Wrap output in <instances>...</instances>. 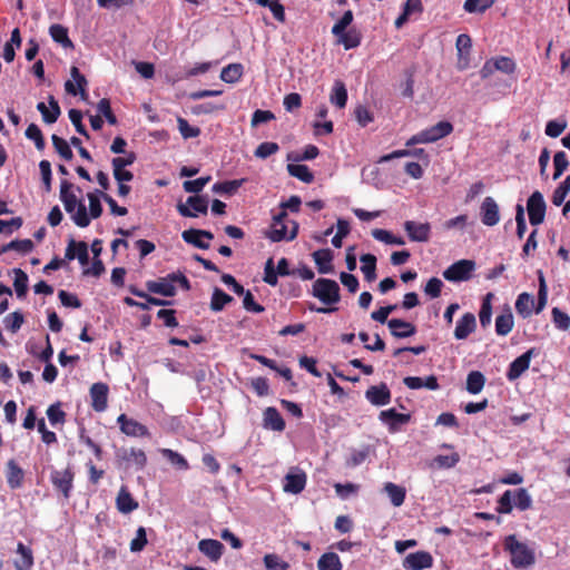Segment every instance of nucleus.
<instances>
[{
  "instance_id": "nucleus-11",
  "label": "nucleus",
  "mask_w": 570,
  "mask_h": 570,
  "mask_svg": "<svg viewBox=\"0 0 570 570\" xmlns=\"http://www.w3.org/2000/svg\"><path fill=\"white\" fill-rule=\"evenodd\" d=\"M306 485V474L304 471L295 468L284 478L283 490L287 493L298 494Z\"/></svg>"
},
{
  "instance_id": "nucleus-36",
  "label": "nucleus",
  "mask_w": 570,
  "mask_h": 570,
  "mask_svg": "<svg viewBox=\"0 0 570 570\" xmlns=\"http://www.w3.org/2000/svg\"><path fill=\"white\" fill-rule=\"evenodd\" d=\"M362 263L361 271L367 282H373L376 278V257L373 254H363L360 257Z\"/></svg>"
},
{
  "instance_id": "nucleus-64",
  "label": "nucleus",
  "mask_w": 570,
  "mask_h": 570,
  "mask_svg": "<svg viewBox=\"0 0 570 570\" xmlns=\"http://www.w3.org/2000/svg\"><path fill=\"white\" fill-rule=\"evenodd\" d=\"M354 14L352 10H346L343 16L332 27V33H342L353 22Z\"/></svg>"
},
{
  "instance_id": "nucleus-55",
  "label": "nucleus",
  "mask_w": 570,
  "mask_h": 570,
  "mask_svg": "<svg viewBox=\"0 0 570 570\" xmlns=\"http://www.w3.org/2000/svg\"><path fill=\"white\" fill-rule=\"evenodd\" d=\"M264 564L266 570H288L289 564L282 560L277 554L275 553H267L264 556Z\"/></svg>"
},
{
  "instance_id": "nucleus-49",
  "label": "nucleus",
  "mask_w": 570,
  "mask_h": 570,
  "mask_svg": "<svg viewBox=\"0 0 570 570\" xmlns=\"http://www.w3.org/2000/svg\"><path fill=\"white\" fill-rule=\"evenodd\" d=\"M494 4V0H465L463 8L469 13H483Z\"/></svg>"
},
{
  "instance_id": "nucleus-25",
  "label": "nucleus",
  "mask_w": 570,
  "mask_h": 570,
  "mask_svg": "<svg viewBox=\"0 0 570 570\" xmlns=\"http://www.w3.org/2000/svg\"><path fill=\"white\" fill-rule=\"evenodd\" d=\"M116 507L124 514L130 513L138 508V502L132 498L126 485H122L117 494Z\"/></svg>"
},
{
  "instance_id": "nucleus-19",
  "label": "nucleus",
  "mask_w": 570,
  "mask_h": 570,
  "mask_svg": "<svg viewBox=\"0 0 570 570\" xmlns=\"http://www.w3.org/2000/svg\"><path fill=\"white\" fill-rule=\"evenodd\" d=\"M181 237L187 244L200 249H208L210 245L209 243L204 242L203 238L213 239L214 234L209 230L190 228L184 230Z\"/></svg>"
},
{
  "instance_id": "nucleus-58",
  "label": "nucleus",
  "mask_w": 570,
  "mask_h": 570,
  "mask_svg": "<svg viewBox=\"0 0 570 570\" xmlns=\"http://www.w3.org/2000/svg\"><path fill=\"white\" fill-rule=\"evenodd\" d=\"M147 533L144 527H139L136 531V537L130 541V551L131 552H140L147 546Z\"/></svg>"
},
{
  "instance_id": "nucleus-1",
  "label": "nucleus",
  "mask_w": 570,
  "mask_h": 570,
  "mask_svg": "<svg viewBox=\"0 0 570 570\" xmlns=\"http://www.w3.org/2000/svg\"><path fill=\"white\" fill-rule=\"evenodd\" d=\"M75 185L69 180H61L60 183V200L65 209L71 215L73 223L81 228L90 225V218L87 208L82 202H79L77 195L72 191Z\"/></svg>"
},
{
  "instance_id": "nucleus-6",
  "label": "nucleus",
  "mask_w": 570,
  "mask_h": 570,
  "mask_svg": "<svg viewBox=\"0 0 570 570\" xmlns=\"http://www.w3.org/2000/svg\"><path fill=\"white\" fill-rule=\"evenodd\" d=\"M547 204L543 195L539 190L533 191L527 202V212L530 224L532 226L542 224L544 222Z\"/></svg>"
},
{
  "instance_id": "nucleus-56",
  "label": "nucleus",
  "mask_w": 570,
  "mask_h": 570,
  "mask_svg": "<svg viewBox=\"0 0 570 570\" xmlns=\"http://www.w3.org/2000/svg\"><path fill=\"white\" fill-rule=\"evenodd\" d=\"M569 166L567 154L562 150L557 151L553 156L554 174L553 179H558Z\"/></svg>"
},
{
  "instance_id": "nucleus-43",
  "label": "nucleus",
  "mask_w": 570,
  "mask_h": 570,
  "mask_svg": "<svg viewBox=\"0 0 570 570\" xmlns=\"http://www.w3.org/2000/svg\"><path fill=\"white\" fill-rule=\"evenodd\" d=\"M230 302H233V297L223 289L216 287L212 294L210 309L213 312H220Z\"/></svg>"
},
{
  "instance_id": "nucleus-10",
  "label": "nucleus",
  "mask_w": 570,
  "mask_h": 570,
  "mask_svg": "<svg viewBox=\"0 0 570 570\" xmlns=\"http://www.w3.org/2000/svg\"><path fill=\"white\" fill-rule=\"evenodd\" d=\"M173 273L165 277H159L156 281H147L146 288L149 293L173 297L176 295V287L173 283Z\"/></svg>"
},
{
  "instance_id": "nucleus-3",
  "label": "nucleus",
  "mask_w": 570,
  "mask_h": 570,
  "mask_svg": "<svg viewBox=\"0 0 570 570\" xmlns=\"http://www.w3.org/2000/svg\"><path fill=\"white\" fill-rule=\"evenodd\" d=\"M286 218L287 213L285 210H282L275 215L273 217V223L269 229L265 232V236L274 243L282 240H293L297 236L298 224L295 220H291L292 229L288 233L287 225L284 223Z\"/></svg>"
},
{
  "instance_id": "nucleus-46",
  "label": "nucleus",
  "mask_w": 570,
  "mask_h": 570,
  "mask_svg": "<svg viewBox=\"0 0 570 570\" xmlns=\"http://www.w3.org/2000/svg\"><path fill=\"white\" fill-rule=\"evenodd\" d=\"M51 141L55 147V150L58 153V155L65 159V160H71L73 158V153L70 148V145L67 140L59 137L58 135L53 134L51 136Z\"/></svg>"
},
{
  "instance_id": "nucleus-7",
  "label": "nucleus",
  "mask_w": 570,
  "mask_h": 570,
  "mask_svg": "<svg viewBox=\"0 0 570 570\" xmlns=\"http://www.w3.org/2000/svg\"><path fill=\"white\" fill-rule=\"evenodd\" d=\"M475 268L474 261L461 259L450 265L444 272L443 277L450 282L469 281Z\"/></svg>"
},
{
  "instance_id": "nucleus-40",
  "label": "nucleus",
  "mask_w": 570,
  "mask_h": 570,
  "mask_svg": "<svg viewBox=\"0 0 570 570\" xmlns=\"http://www.w3.org/2000/svg\"><path fill=\"white\" fill-rule=\"evenodd\" d=\"M243 71L242 63H229L222 69L220 79L227 83H235L242 78Z\"/></svg>"
},
{
  "instance_id": "nucleus-54",
  "label": "nucleus",
  "mask_w": 570,
  "mask_h": 570,
  "mask_svg": "<svg viewBox=\"0 0 570 570\" xmlns=\"http://www.w3.org/2000/svg\"><path fill=\"white\" fill-rule=\"evenodd\" d=\"M99 190H96L94 193H88L87 197H88V200H89V218H98L101 216L102 214V205L100 203V194L98 193Z\"/></svg>"
},
{
  "instance_id": "nucleus-35",
  "label": "nucleus",
  "mask_w": 570,
  "mask_h": 570,
  "mask_svg": "<svg viewBox=\"0 0 570 570\" xmlns=\"http://www.w3.org/2000/svg\"><path fill=\"white\" fill-rule=\"evenodd\" d=\"M49 33L52 40L63 48H73V43L68 36V29L62 24L55 23L50 26Z\"/></svg>"
},
{
  "instance_id": "nucleus-28",
  "label": "nucleus",
  "mask_w": 570,
  "mask_h": 570,
  "mask_svg": "<svg viewBox=\"0 0 570 570\" xmlns=\"http://www.w3.org/2000/svg\"><path fill=\"white\" fill-rule=\"evenodd\" d=\"M312 257L321 274H328L333 272V252L330 248L315 250Z\"/></svg>"
},
{
  "instance_id": "nucleus-39",
  "label": "nucleus",
  "mask_w": 570,
  "mask_h": 570,
  "mask_svg": "<svg viewBox=\"0 0 570 570\" xmlns=\"http://www.w3.org/2000/svg\"><path fill=\"white\" fill-rule=\"evenodd\" d=\"M342 562L335 552H325L317 561L318 570H342Z\"/></svg>"
},
{
  "instance_id": "nucleus-17",
  "label": "nucleus",
  "mask_w": 570,
  "mask_h": 570,
  "mask_svg": "<svg viewBox=\"0 0 570 570\" xmlns=\"http://www.w3.org/2000/svg\"><path fill=\"white\" fill-rule=\"evenodd\" d=\"M403 566L407 570L428 569L433 566V558L428 551H417L406 556Z\"/></svg>"
},
{
  "instance_id": "nucleus-33",
  "label": "nucleus",
  "mask_w": 570,
  "mask_h": 570,
  "mask_svg": "<svg viewBox=\"0 0 570 570\" xmlns=\"http://www.w3.org/2000/svg\"><path fill=\"white\" fill-rule=\"evenodd\" d=\"M79 446L80 451H87L94 455V459L97 461L101 460V448L100 445L92 440L89 435L86 434V431L82 429L79 435Z\"/></svg>"
},
{
  "instance_id": "nucleus-51",
  "label": "nucleus",
  "mask_w": 570,
  "mask_h": 570,
  "mask_svg": "<svg viewBox=\"0 0 570 570\" xmlns=\"http://www.w3.org/2000/svg\"><path fill=\"white\" fill-rule=\"evenodd\" d=\"M570 191V175H568L562 183L554 189L552 194V204L561 206L564 203L567 195Z\"/></svg>"
},
{
  "instance_id": "nucleus-60",
  "label": "nucleus",
  "mask_w": 570,
  "mask_h": 570,
  "mask_svg": "<svg viewBox=\"0 0 570 570\" xmlns=\"http://www.w3.org/2000/svg\"><path fill=\"white\" fill-rule=\"evenodd\" d=\"M177 124L178 130L185 139L195 138L200 135V129L198 127L190 126L185 118L178 117Z\"/></svg>"
},
{
  "instance_id": "nucleus-2",
  "label": "nucleus",
  "mask_w": 570,
  "mask_h": 570,
  "mask_svg": "<svg viewBox=\"0 0 570 570\" xmlns=\"http://www.w3.org/2000/svg\"><path fill=\"white\" fill-rule=\"evenodd\" d=\"M504 549L509 551L511 564L515 569H525L535 561L533 551L525 543L518 541L514 534L505 538Z\"/></svg>"
},
{
  "instance_id": "nucleus-59",
  "label": "nucleus",
  "mask_w": 570,
  "mask_h": 570,
  "mask_svg": "<svg viewBox=\"0 0 570 570\" xmlns=\"http://www.w3.org/2000/svg\"><path fill=\"white\" fill-rule=\"evenodd\" d=\"M278 150H279L278 144L273 142V141H265L257 146L254 155L257 158L266 159L267 157L276 154Z\"/></svg>"
},
{
  "instance_id": "nucleus-63",
  "label": "nucleus",
  "mask_w": 570,
  "mask_h": 570,
  "mask_svg": "<svg viewBox=\"0 0 570 570\" xmlns=\"http://www.w3.org/2000/svg\"><path fill=\"white\" fill-rule=\"evenodd\" d=\"M455 47L458 50L459 60H461L464 55L469 56L472 47L471 37L466 33L459 35L456 38Z\"/></svg>"
},
{
  "instance_id": "nucleus-9",
  "label": "nucleus",
  "mask_w": 570,
  "mask_h": 570,
  "mask_svg": "<svg viewBox=\"0 0 570 570\" xmlns=\"http://www.w3.org/2000/svg\"><path fill=\"white\" fill-rule=\"evenodd\" d=\"M117 423L119 425L120 431L132 438H147L150 436L149 430L146 425L140 422L128 417L125 413L120 414L117 417Z\"/></svg>"
},
{
  "instance_id": "nucleus-29",
  "label": "nucleus",
  "mask_w": 570,
  "mask_h": 570,
  "mask_svg": "<svg viewBox=\"0 0 570 570\" xmlns=\"http://www.w3.org/2000/svg\"><path fill=\"white\" fill-rule=\"evenodd\" d=\"M514 326L513 314L511 307L505 305L503 312L495 318V333L499 336H507Z\"/></svg>"
},
{
  "instance_id": "nucleus-50",
  "label": "nucleus",
  "mask_w": 570,
  "mask_h": 570,
  "mask_svg": "<svg viewBox=\"0 0 570 570\" xmlns=\"http://www.w3.org/2000/svg\"><path fill=\"white\" fill-rule=\"evenodd\" d=\"M23 322V314L19 311L12 312L3 318L6 330L11 333H17L21 328Z\"/></svg>"
},
{
  "instance_id": "nucleus-15",
  "label": "nucleus",
  "mask_w": 570,
  "mask_h": 570,
  "mask_svg": "<svg viewBox=\"0 0 570 570\" xmlns=\"http://www.w3.org/2000/svg\"><path fill=\"white\" fill-rule=\"evenodd\" d=\"M533 355L534 348H530L512 361L507 372V379L509 381L519 379L529 368Z\"/></svg>"
},
{
  "instance_id": "nucleus-5",
  "label": "nucleus",
  "mask_w": 570,
  "mask_h": 570,
  "mask_svg": "<svg viewBox=\"0 0 570 570\" xmlns=\"http://www.w3.org/2000/svg\"><path fill=\"white\" fill-rule=\"evenodd\" d=\"M313 296L326 305H333L340 302V286L330 278H318L313 284Z\"/></svg>"
},
{
  "instance_id": "nucleus-57",
  "label": "nucleus",
  "mask_w": 570,
  "mask_h": 570,
  "mask_svg": "<svg viewBox=\"0 0 570 570\" xmlns=\"http://www.w3.org/2000/svg\"><path fill=\"white\" fill-rule=\"evenodd\" d=\"M8 472H7V479L8 484L11 489H17L22 485L23 481V471L20 469L19 465H8Z\"/></svg>"
},
{
  "instance_id": "nucleus-14",
  "label": "nucleus",
  "mask_w": 570,
  "mask_h": 570,
  "mask_svg": "<svg viewBox=\"0 0 570 570\" xmlns=\"http://www.w3.org/2000/svg\"><path fill=\"white\" fill-rule=\"evenodd\" d=\"M404 229L412 242L426 243L431 236V225L429 223L406 220Z\"/></svg>"
},
{
  "instance_id": "nucleus-23",
  "label": "nucleus",
  "mask_w": 570,
  "mask_h": 570,
  "mask_svg": "<svg viewBox=\"0 0 570 570\" xmlns=\"http://www.w3.org/2000/svg\"><path fill=\"white\" fill-rule=\"evenodd\" d=\"M476 328L475 316L472 313H465L462 317L456 322V326L454 330V337L456 340H465L471 333H473Z\"/></svg>"
},
{
  "instance_id": "nucleus-34",
  "label": "nucleus",
  "mask_w": 570,
  "mask_h": 570,
  "mask_svg": "<svg viewBox=\"0 0 570 570\" xmlns=\"http://www.w3.org/2000/svg\"><path fill=\"white\" fill-rule=\"evenodd\" d=\"M330 101L337 108H344L347 102V90L345 83L336 80L330 95Z\"/></svg>"
},
{
  "instance_id": "nucleus-27",
  "label": "nucleus",
  "mask_w": 570,
  "mask_h": 570,
  "mask_svg": "<svg viewBox=\"0 0 570 570\" xmlns=\"http://www.w3.org/2000/svg\"><path fill=\"white\" fill-rule=\"evenodd\" d=\"M48 102H49V108L46 106L45 102H39L37 105V109L41 114L45 122L53 124L58 120V118L61 114V110H60L58 101L55 99L53 96H51V95L49 96Z\"/></svg>"
},
{
  "instance_id": "nucleus-48",
  "label": "nucleus",
  "mask_w": 570,
  "mask_h": 570,
  "mask_svg": "<svg viewBox=\"0 0 570 570\" xmlns=\"http://www.w3.org/2000/svg\"><path fill=\"white\" fill-rule=\"evenodd\" d=\"M14 291L18 297H24L28 291V275L20 268H14Z\"/></svg>"
},
{
  "instance_id": "nucleus-41",
  "label": "nucleus",
  "mask_w": 570,
  "mask_h": 570,
  "mask_svg": "<svg viewBox=\"0 0 570 570\" xmlns=\"http://www.w3.org/2000/svg\"><path fill=\"white\" fill-rule=\"evenodd\" d=\"M287 171L303 183L311 184L314 180V175L306 165L288 164Z\"/></svg>"
},
{
  "instance_id": "nucleus-22",
  "label": "nucleus",
  "mask_w": 570,
  "mask_h": 570,
  "mask_svg": "<svg viewBox=\"0 0 570 570\" xmlns=\"http://www.w3.org/2000/svg\"><path fill=\"white\" fill-rule=\"evenodd\" d=\"M71 77L76 81L77 86L71 80H67L65 83V89L68 94L76 96L78 94L81 95V98L85 99L87 97L86 86H87V79L86 77L79 71V69L76 66H72L70 69Z\"/></svg>"
},
{
  "instance_id": "nucleus-38",
  "label": "nucleus",
  "mask_w": 570,
  "mask_h": 570,
  "mask_svg": "<svg viewBox=\"0 0 570 570\" xmlns=\"http://www.w3.org/2000/svg\"><path fill=\"white\" fill-rule=\"evenodd\" d=\"M33 247H35L33 243L29 238L14 239V240H11L10 243L4 244L0 247V255H2L3 253H7L9 250H16L20 254H28L33 249Z\"/></svg>"
},
{
  "instance_id": "nucleus-12",
  "label": "nucleus",
  "mask_w": 570,
  "mask_h": 570,
  "mask_svg": "<svg viewBox=\"0 0 570 570\" xmlns=\"http://www.w3.org/2000/svg\"><path fill=\"white\" fill-rule=\"evenodd\" d=\"M480 216L483 225L492 227L500 222V210L497 202L488 196L480 207Z\"/></svg>"
},
{
  "instance_id": "nucleus-53",
  "label": "nucleus",
  "mask_w": 570,
  "mask_h": 570,
  "mask_svg": "<svg viewBox=\"0 0 570 570\" xmlns=\"http://www.w3.org/2000/svg\"><path fill=\"white\" fill-rule=\"evenodd\" d=\"M512 493L514 494V505L519 510L525 511L532 507V499L524 488L517 489Z\"/></svg>"
},
{
  "instance_id": "nucleus-4",
  "label": "nucleus",
  "mask_w": 570,
  "mask_h": 570,
  "mask_svg": "<svg viewBox=\"0 0 570 570\" xmlns=\"http://www.w3.org/2000/svg\"><path fill=\"white\" fill-rule=\"evenodd\" d=\"M453 131V126L450 121L442 120L435 124L434 126H431L430 128H426L424 130H421L420 132L413 135L407 141L406 146H414L416 144H430L435 142L446 136H449Z\"/></svg>"
},
{
  "instance_id": "nucleus-8",
  "label": "nucleus",
  "mask_w": 570,
  "mask_h": 570,
  "mask_svg": "<svg viewBox=\"0 0 570 570\" xmlns=\"http://www.w3.org/2000/svg\"><path fill=\"white\" fill-rule=\"evenodd\" d=\"M208 199L205 196H189L186 204L179 203L177 205V212L183 217H197L199 214H207Z\"/></svg>"
},
{
  "instance_id": "nucleus-37",
  "label": "nucleus",
  "mask_w": 570,
  "mask_h": 570,
  "mask_svg": "<svg viewBox=\"0 0 570 570\" xmlns=\"http://www.w3.org/2000/svg\"><path fill=\"white\" fill-rule=\"evenodd\" d=\"M494 298L493 293H488L484 295L481 304V308L479 312L480 324L483 328L488 327L492 321V299Z\"/></svg>"
},
{
  "instance_id": "nucleus-52",
  "label": "nucleus",
  "mask_w": 570,
  "mask_h": 570,
  "mask_svg": "<svg viewBox=\"0 0 570 570\" xmlns=\"http://www.w3.org/2000/svg\"><path fill=\"white\" fill-rule=\"evenodd\" d=\"M26 137L35 142L38 150H43L46 142L41 129L36 124H30L26 129Z\"/></svg>"
},
{
  "instance_id": "nucleus-16",
  "label": "nucleus",
  "mask_w": 570,
  "mask_h": 570,
  "mask_svg": "<svg viewBox=\"0 0 570 570\" xmlns=\"http://www.w3.org/2000/svg\"><path fill=\"white\" fill-rule=\"evenodd\" d=\"M73 472L70 468H66L62 471H53L51 473V481L55 488L60 491L66 499L70 497L72 488Z\"/></svg>"
},
{
  "instance_id": "nucleus-20",
  "label": "nucleus",
  "mask_w": 570,
  "mask_h": 570,
  "mask_svg": "<svg viewBox=\"0 0 570 570\" xmlns=\"http://www.w3.org/2000/svg\"><path fill=\"white\" fill-rule=\"evenodd\" d=\"M380 420L389 426L391 432H396L401 425L410 422L411 415L397 413L395 409H389L380 413Z\"/></svg>"
},
{
  "instance_id": "nucleus-26",
  "label": "nucleus",
  "mask_w": 570,
  "mask_h": 570,
  "mask_svg": "<svg viewBox=\"0 0 570 570\" xmlns=\"http://www.w3.org/2000/svg\"><path fill=\"white\" fill-rule=\"evenodd\" d=\"M264 428L282 432L285 429V421L276 407L268 406L263 413Z\"/></svg>"
},
{
  "instance_id": "nucleus-21",
  "label": "nucleus",
  "mask_w": 570,
  "mask_h": 570,
  "mask_svg": "<svg viewBox=\"0 0 570 570\" xmlns=\"http://www.w3.org/2000/svg\"><path fill=\"white\" fill-rule=\"evenodd\" d=\"M198 550L210 561L217 562L222 558L225 547L216 539H203L198 542Z\"/></svg>"
},
{
  "instance_id": "nucleus-32",
  "label": "nucleus",
  "mask_w": 570,
  "mask_h": 570,
  "mask_svg": "<svg viewBox=\"0 0 570 570\" xmlns=\"http://www.w3.org/2000/svg\"><path fill=\"white\" fill-rule=\"evenodd\" d=\"M384 492L389 495L391 503L394 507H401L406 497V490L404 487L397 485L393 482H386L384 484Z\"/></svg>"
},
{
  "instance_id": "nucleus-47",
  "label": "nucleus",
  "mask_w": 570,
  "mask_h": 570,
  "mask_svg": "<svg viewBox=\"0 0 570 570\" xmlns=\"http://www.w3.org/2000/svg\"><path fill=\"white\" fill-rule=\"evenodd\" d=\"M244 181L245 179H234L216 183L213 186V191L218 194L233 195L238 190V188L243 185Z\"/></svg>"
},
{
  "instance_id": "nucleus-24",
  "label": "nucleus",
  "mask_w": 570,
  "mask_h": 570,
  "mask_svg": "<svg viewBox=\"0 0 570 570\" xmlns=\"http://www.w3.org/2000/svg\"><path fill=\"white\" fill-rule=\"evenodd\" d=\"M387 326L391 330V334L396 338L410 337L416 333V327L414 324L401 318L389 320Z\"/></svg>"
},
{
  "instance_id": "nucleus-18",
  "label": "nucleus",
  "mask_w": 570,
  "mask_h": 570,
  "mask_svg": "<svg viewBox=\"0 0 570 570\" xmlns=\"http://www.w3.org/2000/svg\"><path fill=\"white\" fill-rule=\"evenodd\" d=\"M365 397L371 404L383 406L391 402V391L385 383L372 385L366 390Z\"/></svg>"
},
{
  "instance_id": "nucleus-61",
  "label": "nucleus",
  "mask_w": 570,
  "mask_h": 570,
  "mask_svg": "<svg viewBox=\"0 0 570 570\" xmlns=\"http://www.w3.org/2000/svg\"><path fill=\"white\" fill-rule=\"evenodd\" d=\"M493 61V67L495 68V70H500L504 73H508V75H511L515 71V62L513 59L509 58V57H498L495 59H492Z\"/></svg>"
},
{
  "instance_id": "nucleus-62",
  "label": "nucleus",
  "mask_w": 570,
  "mask_h": 570,
  "mask_svg": "<svg viewBox=\"0 0 570 570\" xmlns=\"http://www.w3.org/2000/svg\"><path fill=\"white\" fill-rule=\"evenodd\" d=\"M551 314L557 328L567 331L570 327V317L567 313L562 312L558 307H553Z\"/></svg>"
},
{
  "instance_id": "nucleus-45",
  "label": "nucleus",
  "mask_w": 570,
  "mask_h": 570,
  "mask_svg": "<svg viewBox=\"0 0 570 570\" xmlns=\"http://www.w3.org/2000/svg\"><path fill=\"white\" fill-rule=\"evenodd\" d=\"M409 156H414V157H417V158H423V157H426V153H425V150L423 148H417V149H414V150L399 149V150L392 151L391 154L382 156L380 158L379 163H386V161H390V160L395 159V158H402V157H409Z\"/></svg>"
},
{
  "instance_id": "nucleus-31",
  "label": "nucleus",
  "mask_w": 570,
  "mask_h": 570,
  "mask_svg": "<svg viewBox=\"0 0 570 570\" xmlns=\"http://www.w3.org/2000/svg\"><path fill=\"white\" fill-rule=\"evenodd\" d=\"M515 309L523 318L530 317L534 309L533 296L527 292L521 293L515 301Z\"/></svg>"
},
{
  "instance_id": "nucleus-13",
  "label": "nucleus",
  "mask_w": 570,
  "mask_h": 570,
  "mask_svg": "<svg viewBox=\"0 0 570 570\" xmlns=\"http://www.w3.org/2000/svg\"><path fill=\"white\" fill-rule=\"evenodd\" d=\"M109 387L106 383H94L89 390L91 407L96 412H104L108 406Z\"/></svg>"
},
{
  "instance_id": "nucleus-42",
  "label": "nucleus",
  "mask_w": 570,
  "mask_h": 570,
  "mask_svg": "<svg viewBox=\"0 0 570 570\" xmlns=\"http://www.w3.org/2000/svg\"><path fill=\"white\" fill-rule=\"evenodd\" d=\"M485 384V377L480 371H472L466 377V391L471 394L480 393Z\"/></svg>"
},
{
  "instance_id": "nucleus-44",
  "label": "nucleus",
  "mask_w": 570,
  "mask_h": 570,
  "mask_svg": "<svg viewBox=\"0 0 570 570\" xmlns=\"http://www.w3.org/2000/svg\"><path fill=\"white\" fill-rule=\"evenodd\" d=\"M538 281H539L538 301H537V304L534 305V312L537 314L541 313L544 309V307L547 306V302H548V286H547L543 273L541 271H539V273H538Z\"/></svg>"
},
{
  "instance_id": "nucleus-30",
  "label": "nucleus",
  "mask_w": 570,
  "mask_h": 570,
  "mask_svg": "<svg viewBox=\"0 0 570 570\" xmlns=\"http://www.w3.org/2000/svg\"><path fill=\"white\" fill-rule=\"evenodd\" d=\"M333 36L337 38V42L341 43L345 50L357 48L362 42V33L356 28L345 29L342 33Z\"/></svg>"
}]
</instances>
